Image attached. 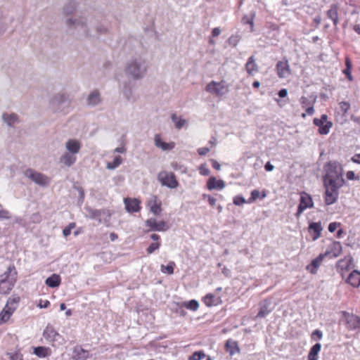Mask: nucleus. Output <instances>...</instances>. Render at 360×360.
<instances>
[{"instance_id":"f3484780","label":"nucleus","mask_w":360,"mask_h":360,"mask_svg":"<svg viewBox=\"0 0 360 360\" xmlns=\"http://www.w3.org/2000/svg\"><path fill=\"white\" fill-rule=\"evenodd\" d=\"M276 69L280 78H286L290 75L288 61H278L276 64Z\"/></svg>"},{"instance_id":"bf43d9fd","label":"nucleus","mask_w":360,"mask_h":360,"mask_svg":"<svg viewBox=\"0 0 360 360\" xmlns=\"http://www.w3.org/2000/svg\"><path fill=\"white\" fill-rule=\"evenodd\" d=\"M315 338L321 340L323 338V333L319 329L314 330L311 334V338L314 339Z\"/></svg>"},{"instance_id":"c03bdc74","label":"nucleus","mask_w":360,"mask_h":360,"mask_svg":"<svg viewBox=\"0 0 360 360\" xmlns=\"http://www.w3.org/2000/svg\"><path fill=\"white\" fill-rule=\"evenodd\" d=\"M183 305L188 309L191 311H196L199 307V303L195 300H191L188 302H185Z\"/></svg>"},{"instance_id":"c9c22d12","label":"nucleus","mask_w":360,"mask_h":360,"mask_svg":"<svg viewBox=\"0 0 360 360\" xmlns=\"http://www.w3.org/2000/svg\"><path fill=\"white\" fill-rule=\"evenodd\" d=\"M309 229L312 231L314 233V236L313 237L314 240L318 239L320 237L321 233L323 230L321 222L310 223L309 226Z\"/></svg>"},{"instance_id":"6e6d98bb","label":"nucleus","mask_w":360,"mask_h":360,"mask_svg":"<svg viewBox=\"0 0 360 360\" xmlns=\"http://www.w3.org/2000/svg\"><path fill=\"white\" fill-rule=\"evenodd\" d=\"M199 171L200 174L203 176H207L210 173V169L206 167L205 165H201L199 167Z\"/></svg>"},{"instance_id":"774afa93","label":"nucleus","mask_w":360,"mask_h":360,"mask_svg":"<svg viewBox=\"0 0 360 360\" xmlns=\"http://www.w3.org/2000/svg\"><path fill=\"white\" fill-rule=\"evenodd\" d=\"M221 30L219 27H214L212 31V36L215 37L220 34Z\"/></svg>"},{"instance_id":"f8f14e48","label":"nucleus","mask_w":360,"mask_h":360,"mask_svg":"<svg viewBox=\"0 0 360 360\" xmlns=\"http://www.w3.org/2000/svg\"><path fill=\"white\" fill-rule=\"evenodd\" d=\"M52 108L56 111H62L68 105V96L63 94L56 95L51 101Z\"/></svg>"},{"instance_id":"b1692460","label":"nucleus","mask_w":360,"mask_h":360,"mask_svg":"<svg viewBox=\"0 0 360 360\" xmlns=\"http://www.w3.org/2000/svg\"><path fill=\"white\" fill-rule=\"evenodd\" d=\"M347 282L354 288H358L360 285V271L354 270L351 272L347 278Z\"/></svg>"},{"instance_id":"f704fd0d","label":"nucleus","mask_w":360,"mask_h":360,"mask_svg":"<svg viewBox=\"0 0 360 360\" xmlns=\"http://www.w3.org/2000/svg\"><path fill=\"white\" fill-rule=\"evenodd\" d=\"M154 140H155V145L158 148H160L163 150H171L174 148V144L170 146L169 143L162 141V140L159 134H156L155 136Z\"/></svg>"},{"instance_id":"f257e3e1","label":"nucleus","mask_w":360,"mask_h":360,"mask_svg":"<svg viewBox=\"0 0 360 360\" xmlns=\"http://www.w3.org/2000/svg\"><path fill=\"white\" fill-rule=\"evenodd\" d=\"M66 25L70 28L77 29L86 37H94L96 31L98 35L105 34L108 29L94 17H79L78 18H68Z\"/></svg>"},{"instance_id":"473e14b6","label":"nucleus","mask_w":360,"mask_h":360,"mask_svg":"<svg viewBox=\"0 0 360 360\" xmlns=\"http://www.w3.org/2000/svg\"><path fill=\"white\" fill-rule=\"evenodd\" d=\"M245 68L248 73L250 75H252L255 72H257V65L255 63L254 56H252L248 58V60L245 64Z\"/></svg>"},{"instance_id":"79ce46f5","label":"nucleus","mask_w":360,"mask_h":360,"mask_svg":"<svg viewBox=\"0 0 360 360\" xmlns=\"http://www.w3.org/2000/svg\"><path fill=\"white\" fill-rule=\"evenodd\" d=\"M49 348L44 347H37L34 348V354L39 357H46L49 354Z\"/></svg>"},{"instance_id":"412c9836","label":"nucleus","mask_w":360,"mask_h":360,"mask_svg":"<svg viewBox=\"0 0 360 360\" xmlns=\"http://www.w3.org/2000/svg\"><path fill=\"white\" fill-rule=\"evenodd\" d=\"M324 257H326L325 254H320L311 262L310 264L307 266V269L312 274H315L317 272L318 268L322 263Z\"/></svg>"},{"instance_id":"7ed1b4c3","label":"nucleus","mask_w":360,"mask_h":360,"mask_svg":"<svg viewBox=\"0 0 360 360\" xmlns=\"http://www.w3.org/2000/svg\"><path fill=\"white\" fill-rule=\"evenodd\" d=\"M148 70L146 61L142 58H136L129 60L125 67V74L134 80L144 77Z\"/></svg>"},{"instance_id":"e2e57ef3","label":"nucleus","mask_w":360,"mask_h":360,"mask_svg":"<svg viewBox=\"0 0 360 360\" xmlns=\"http://www.w3.org/2000/svg\"><path fill=\"white\" fill-rule=\"evenodd\" d=\"M210 151V148L207 147L200 148L198 149V153L200 155H205Z\"/></svg>"},{"instance_id":"5fc2aeb1","label":"nucleus","mask_w":360,"mask_h":360,"mask_svg":"<svg viewBox=\"0 0 360 360\" xmlns=\"http://www.w3.org/2000/svg\"><path fill=\"white\" fill-rule=\"evenodd\" d=\"M300 103L303 108H305L310 106L311 105L313 104V103H311L310 101L305 96H302L300 98Z\"/></svg>"},{"instance_id":"4be33fe9","label":"nucleus","mask_w":360,"mask_h":360,"mask_svg":"<svg viewBox=\"0 0 360 360\" xmlns=\"http://www.w3.org/2000/svg\"><path fill=\"white\" fill-rule=\"evenodd\" d=\"M77 160L76 155L69 153H65L59 158V162L67 167H71Z\"/></svg>"},{"instance_id":"13d9d810","label":"nucleus","mask_w":360,"mask_h":360,"mask_svg":"<svg viewBox=\"0 0 360 360\" xmlns=\"http://www.w3.org/2000/svg\"><path fill=\"white\" fill-rule=\"evenodd\" d=\"M340 226V223L338 222H331L328 225V231L330 233L334 232L339 226Z\"/></svg>"},{"instance_id":"9b49d317","label":"nucleus","mask_w":360,"mask_h":360,"mask_svg":"<svg viewBox=\"0 0 360 360\" xmlns=\"http://www.w3.org/2000/svg\"><path fill=\"white\" fill-rule=\"evenodd\" d=\"M328 116L323 114L320 118H314L313 123L319 127V132L320 134L326 135L330 131V129L333 126V123L327 120Z\"/></svg>"},{"instance_id":"cd10ccee","label":"nucleus","mask_w":360,"mask_h":360,"mask_svg":"<svg viewBox=\"0 0 360 360\" xmlns=\"http://www.w3.org/2000/svg\"><path fill=\"white\" fill-rule=\"evenodd\" d=\"M101 96L98 91L91 92L86 99L88 105L94 107L101 103Z\"/></svg>"},{"instance_id":"a878e982","label":"nucleus","mask_w":360,"mask_h":360,"mask_svg":"<svg viewBox=\"0 0 360 360\" xmlns=\"http://www.w3.org/2000/svg\"><path fill=\"white\" fill-rule=\"evenodd\" d=\"M271 303L268 300H264L262 304L259 309V311L257 315L258 318H264L271 311Z\"/></svg>"},{"instance_id":"423d86ee","label":"nucleus","mask_w":360,"mask_h":360,"mask_svg":"<svg viewBox=\"0 0 360 360\" xmlns=\"http://www.w3.org/2000/svg\"><path fill=\"white\" fill-rule=\"evenodd\" d=\"M85 216L92 219L97 220L99 223L108 222L110 218L111 213L108 210H96L91 207H84Z\"/></svg>"},{"instance_id":"8fccbe9b","label":"nucleus","mask_w":360,"mask_h":360,"mask_svg":"<svg viewBox=\"0 0 360 360\" xmlns=\"http://www.w3.org/2000/svg\"><path fill=\"white\" fill-rule=\"evenodd\" d=\"M240 41V37L238 35H232L228 39V43L233 46H236Z\"/></svg>"},{"instance_id":"0e129e2a","label":"nucleus","mask_w":360,"mask_h":360,"mask_svg":"<svg viewBox=\"0 0 360 360\" xmlns=\"http://www.w3.org/2000/svg\"><path fill=\"white\" fill-rule=\"evenodd\" d=\"M50 305V302L48 300H40L39 304H38V307L39 308H47Z\"/></svg>"},{"instance_id":"de8ad7c7","label":"nucleus","mask_w":360,"mask_h":360,"mask_svg":"<svg viewBox=\"0 0 360 360\" xmlns=\"http://www.w3.org/2000/svg\"><path fill=\"white\" fill-rule=\"evenodd\" d=\"M205 356V354L202 351L195 352L191 356L188 360H201Z\"/></svg>"},{"instance_id":"393cba45","label":"nucleus","mask_w":360,"mask_h":360,"mask_svg":"<svg viewBox=\"0 0 360 360\" xmlns=\"http://www.w3.org/2000/svg\"><path fill=\"white\" fill-rule=\"evenodd\" d=\"M3 121L9 127H13L16 123L18 122V116L15 113H3L2 115Z\"/></svg>"},{"instance_id":"c756f323","label":"nucleus","mask_w":360,"mask_h":360,"mask_svg":"<svg viewBox=\"0 0 360 360\" xmlns=\"http://www.w3.org/2000/svg\"><path fill=\"white\" fill-rule=\"evenodd\" d=\"M60 281L61 280L60 276L53 274L46 279L45 283L47 286L50 288H56L60 285Z\"/></svg>"},{"instance_id":"052dcab7","label":"nucleus","mask_w":360,"mask_h":360,"mask_svg":"<svg viewBox=\"0 0 360 360\" xmlns=\"http://www.w3.org/2000/svg\"><path fill=\"white\" fill-rule=\"evenodd\" d=\"M340 107L343 113H346L349 108V104L347 102H341L340 103Z\"/></svg>"},{"instance_id":"dca6fc26","label":"nucleus","mask_w":360,"mask_h":360,"mask_svg":"<svg viewBox=\"0 0 360 360\" xmlns=\"http://www.w3.org/2000/svg\"><path fill=\"white\" fill-rule=\"evenodd\" d=\"M342 252V245L340 242L333 241L325 253L326 257H337Z\"/></svg>"},{"instance_id":"4d7b16f0","label":"nucleus","mask_w":360,"mask_h":360,"mask_svg":"<svg viewBox=\"0 0 360 360\" xmlns=\"http://www.w3.org/2000/svg\"><path fill=\"white\" fill-rule=\"evenodd\" d=\"M202 198H207L210 205L214 207L216 205L217 199L215 198H214L213 196H211L207 194H203Z\"/></svg>"},{"instance_id":"49530a36","label":"nucleus","mask_w":360,"mask_h":360,"mask_svg":"<svg viewBox=\"0 0 360 360\" xmlns=\"http://www.w3.org/2000/svg\"><path fill=\"white\" fill-rule=\"evenodd\" d=\"M161 245L160 242L152 243L147 248L146 251L148 254H152L155 250H158Z\"/></svg>"},{"instance_id":"a19ab883","label":"nucleus","mask_w":360,"mask_h":360,"mask_svg":"<svg viewBox=\"0 0 360 360\" xmlns=\"http://www.w3.org/2000/svg\"><path fill=\"white\" fill-rule=\"evenodd\" d=\"M122 162V158L120 156H115L112 160V162H108L107 164V168L108 169H115L118 167Z\"/></svg>"},{"instance_id":"09e8293b","label":"nucleus","mask_w":360,"mask_h":360,"mask_svg":"<svg viewBox=\"0 0 360 360\" xmlns=\"http://www.w3.org/2000/svg\"><path fill=\"white\" fill-rule=\"evenodd\" d=\"M171 167L175 171L179 170L182 173L186 172V168L184 165H181L180 164H179L178 162H172Z\"/></svg>"},{"instance_id":"6e6552de","label":"nucleus","mask_w":360,"mask_h":360,"mask_svg":"<svg viewBox=\"0 0 360 360\" xmlns=\"http://www.w3.org/2000/svg\"><path fill=\"white\" fill-rule=\"evenodd\" d=\"M25 176L40 186L46 187L50 184V179L47 176L32 169H26Z\"/></svg>"},{"instance_id":"338daca9","label":"nucleus","mask_w":360,"mask_h":360,"mask_svg":"<svg viewBox=\"0 0 360 360\" xmlns=\"http://www.w3.org/2000/svg\"><path fill=\"white\" fill-rule=\"evenodd\" d=\"M264 169L267 172H271L274 170V166L270 162H267L264 165Z\"/></svg>"},{"instance_id":"2eb2a0df","label":"nucleus","mask_w":360,"mask_h":360,"mask_svg":"<svg viewBox=\"0 0 360 360\" xmlns=\"http://www.w3.org/2000/svg\"><path fill=\"white\" fill-rule=\"evenodd\" d=\"M146 226L150 227L151 231H165L169 227L164 221H157L155 218H150L146 221Z\"/></svg>"},{"instance_id":"e433bc0d","label":"nucleus","mask_w":360,"mask_h":360,"mask_svg":"<svg viewBox=\"0 0 360 360\" xmlns=\"http://www.w3.org/2000/svg\"><path fill=\"white\" fill-rule=\"evenodd\" d=\"M266 197V191H263L262 193L259 192V190L255 189L252 191L251 192V196L248 198L247 200V202L250 204L255 202L257 199H264Z\"/></svg>"},{"instance_id":"5701e85b","label":"nucleus","mask_w":360,"mask_h":360,"mask_svg":"<svg viewBox=\"0 0 360 360\" xmlns=\"http://www.w3.org/2000/svg\"><path fill=\"white\" fill-rule=\"evenodd\" d=\"M89 358L88 351L84 349L79 346H77L73 349V359L75 360H86Z\"/></svg>"},{"instance_id":"7c9ffc66","label":"nucleus","mask_w":360,"mask_h":360,"mask_svg":"<svg viewBox=\"0 0 360 360\" xmlns=\"http://www.w3.org/2000/svg\"><path fill=\"white\" fill-rule=\"evenodd\" d=\"M327 16L330 19L333 25L336 26L338 23V6L335 4L331 5L330 9L327 11Z\"/></svg>"},{"instance_id":"c85d7f7f","label":"nucleus","mask_w":360,"mask_h":360,"mask_svg":"<svg viewBox=\"0 0 360 360\" xmlns=\"http://www.w3.org/2000/svg\"><path fill=\"white\" fill-rule=\"evenodd\" d=\"M122 93L128 101L134 102L138 98V96L133 94L131 84L129 82L124 84Z\"/></svg>"},{"instance_id":"20e7f679","label":"nucleus","mask_w":360,"mask_h":360,"mask_svg":"<svg viewBox=\"0 0 360 360\" xmlns=\"http://www.w3.org/2000/svg\"><path fill=\"white\" fill-rule=\"evenodd\" d=\"M17 272L14 265H10L7 270L0 275V293L8 294L13 288L16 281Z\"/></svg>"},{"instance_id":"39448f33","label":"nucleus","mask_w":360,"mask_h":360,"mask_svg":"<svg viewBox=\"0 0 360 360\" xmlns=\"http://www.w3.org/2000/svg\"><path fill=\"white\" fill-rule=\"evenodd\" d=\"M20 300V297L17 295H12L8 299L6 306L0 312V324L6 323L10 319L18 308Z\"/></svg>"},{"instance_id":"3c124183","label":"nucleus","mask_w":360,"mask_h":360,"mask_svg":"<svg viewBox=\"0 0 360 360\" xmlns=\"http://www.w3.org/2000/svg\"><path fill=\"white\" fill-rule=\"evenodd\" d=\"M7 355L9 356V358L11 359V360H22L23 359L22 354L19 352H16L15 353H8Z\"/></svg>"},{"instance_id":"4c0bfd02","label":"nucleus","mask_w":360,"mask_h":360,"mask_svg":"<svg viewBox=\"0 0 360 360\" xmlns=\"http://www.w3.org/2000/svg\"><path fill=\"white\" fill-rule=\"evenodd\" d=\"M321 349V345L320 343H316L311 347L308 354V360H318V354Z\"/></svg>"},{"instance_id":"72a5a7b5","label":"nucleus","mask_w":360,"mask_h":360,"mask_svg":"<svg viewBox=\"0 0 360 360\" xmlns=\"http://www.w3.org/2000/svg\"><path fill=\"white\" fill-rule=\"evenodd\" d=\"M347 326L350 329L358 328L360 326V319L357 316L349 315L347 317Z\"/></svg>"},{"instance_id":"603ef678","label":"nucleus","mask_w":360,"mask_h":360,"mask_svg":"<svg viewBox=\"0 0 360 360\" xmlns=\"http://www.w3.org/2000/svg\"><path fill=\"white\" fill-rule=\"evenodd\" d=\"M247 202L245 199L240 195L235 196L233 198V204L238 206L242 205L244 203Z\"/></svg>"},{"instance_id":"bb28decb","label":"nucleus","mask_w":360,"mask_h":360,"mask_svg":"<svg viewBox=\"0 0 360 360\" xmlns=\"http://www.w3.org/2000/svg\"><path fill=\"white\" fill-rule=\"evenodd\" d=\"M203 301L207 307L216 306L221 302L220 297L212 293L207 294L204 297Z\"/></svg>"},{"instance_id":"9d476101","label":"nucleus","mask_w":360,"mask_h":360,"mask_svg":"<svg viewBox=\"0 0 360 360\" xmlns=\"http://www.w3.org/2000/svg\"><path fill=\"white\" fill-rule=\"evenodd\" d=\"M313 205L314 203L311 196L305 192L301 193L297 211L295 213L296 218H299L307 208L313 207Z\"/></svg>"},{"instance_id":"1a4fd4ad","label":"nucleus","mask_w":360,"mask_h":360,"mask_svg":"<svg viewBox=\"0 0 360 360\" xmlns=\"http://www.w3.org/2000/svg\"><path fill=\"white\" fill-rule=\"evenodd\" d=\"M158 180L161 183L162 186H167L169 188H176L179 186V182L172 172H168L167 171L159 172Z\"/></svg>"},{"instance_id":"4468645a","label":"nucleus","mask_w":360,"mask_h":360,"mask_svg":"<svg viewBox=\"0 0 360 360\" xmlns=\"http://www.w3.org/2000/svg\"><path fill=\"white\" fill-rule=\"evenodd\" d=\"M43 336L47 341L53 343L63 340V337L50 324H48L44 329Z\"/></svg>"},{"instance_id":"680f3d73","label":"nucleus","mask_w":360,"mask_h":360,"mask_svg":"<svg viewBox=\"0 0 360 360\" xmlns=\"http://www.w3.org/2000/svg\"><path fill=\"white\" fill-rule=\"evenodd\" d=\"M243 22L244 24H250L251 26V32L253 31V19H252V18H248V17L245 16L243 18Z\"/></svg>"},{"instance_id":"ea45409f","label":"nucleus","mask_w":360,"mask_h":360,"mask_svg":"<svg viewBox=\"0 0 360 360\" xmlns=\"http://www.w3.org/2000/svg\"><path fill=\"white\" fill-rule=\"evenodd\" d=\"M171 119L174 122L176 129H181L186 123V120L180 117H178L175 113H173L171 116Z\"/></svg>"},{"instance_id":"58836bf2","label":"nucleus","mask_w":360,"mask_h":360,"mask_svg":"<svg viewBox=\"0 0 360 360\" xmlns=\"http://www.w3.org/2000/svg\"><path fill=\"white\" fill-rule=\"evenodd\" d=\"M77 8V3L75 1H70L63 8V13L66 15H72Z\"/></svg>"},{"instance_id":"69168bd1","label":"nucleus","mask_w":360,"mask_h":360,"mask_svg":"<svg viewBox=\"0 0 360 360\" xmlns=\"http://www.w3.org/2000/svg\"><path fill=\"white\" fill-rule=\"evenodd\" d=\"M278 95L280 98H285L288 95V90L286 89H281L278 91Z\"/></svg>"},{"instance_id":"37998d69","label":"nucleus","mask_w":360,"mask_h":360,"mask_svg":"<svg viewBox=\"0 0 360 360\" xmlns=\"http://www.w3.org/2000/svg\"><path fill=\"white\" fill-rule=\"evenodd\" d=\"M149 205L150 207V211L155 215H158L161 212L160 203L158 204L156 202V197H154L153 201L149 202Z\"/></svg>"},{"instance_id":"ddd939ff","label":"nucleus","mask_w":360,"mask_h":360,"mask_svg":"<svg viewBox=\"0 0 360 360\" xmlns=\"http://www.w3.org/2000/svg\"><path fill=\"white\" fill-rule=\"evenodd\" d=\"M326 196L325 202L326 205H332L335 203L338 196V188L340 187H334L333 185H325Z\"/></svg>"},{"instance_id":"aec40b11","label":"nucleus","mask_w":360,"mask_h":360,"mask_svg":"<svg viewBox=\"0 0 360 360\" xmlns=\"http://www.w3.org/2000/svg\"><path fill=\"white\" fill-rule=\"evenodd\" d=\"M65 148L68 150L67 153L74 154L76 155L80 150L81 145L79 141L76 139H69L65 143Z\"/></svg>"},{"instance_id":"6ab92c4d","label":"nucleus","mask_w":360,"mask_h":360,"mask_svg":"<svg viewBox=\"0 0 360 360\" xmlns=\"http://www.w3.org/2000/svg\"><path fill=\"white\" fill-rule=\"evenodd\" d=\"M207 187L210 191L214 189L221 190L225 187V182L223 180H217L215 177L211 176L207 180Z\"/></svg>"},{"instance_id":"0eeeda50","label":"nucleus","mask_w":360,"mask_h":360,"mask_svg":"<svg viewBox=\"0 0 360 360\" xmlns=\"http://www.w3.org/2000/svg\"><path fill=\"white\" fill-rule=\"evenodd\" d=\"M205 90L217 97H222L226 95L229 91V86L224 80L221 82L212 81L208 83L205 87Z\"/></svg>"},{"instance_id":"a211bd4d","label":"nucleus","mask_w":360,"mask_h":360,"mask_svg":"<svg viewBox=\"0 0 360 360\" xmlns=\"http://www.w3.org/2000/svg\"><path fill=\"white\" fill-rule=\"evenodd\" d=\"M125 208L129 212H137L140 210V201L137 199L124 198Z\"/></svg>"},{"instance_id":"2f4dec72","label":"nucleus","mask_w":360,"mask_h":360,"mask_svg":"<svg viewBox=\"0 0 360 360\" xmlns=\"http://www.w3.org/2000/svg\"><path fill=\"white\" fill-rule=\"evenodd\" d=\"M226 352L229 353L231 356L235 354L236 352H240V349L236 341L232 340H228L225 344Z\"/></svg>"},{"instance_id":"f03ea898","label":"nucleus","mask_w":360,"mask_h":360,"mask_svg":"<svg viewBox=\"0 0 360 360\" xmlns=\"http://www.w3.org/2000/svg\"><path fill=\"white\" fill-rule=\"evenodd\" d=\"M324 169V185H333L334 187H341L343 185L342 168L338 162L330 161L325 165Z\"/></svg>"},{"instance_id":"864d4df0","label":"nucleus","mask_w":360,"mask_h":360,"mask_svg":"<svg viewBox=\"0 0 360 360\" xmlns=\"http://www.w3.org/2000/svg\"><path fill=\"white\" fill-rule=\"evenodd\" d=\"M11 214L6 210L3 209L2 205L0 204V219H10Z\"/></svg>"},{"instance_id":"a18cd8bd","label":"nucleus","mask_w":360,"mask_h":360,"mask_svg":"<svg viewBox=\"0 0 360 360\" xmlns=\"http://www.w3.org/2000/svg\"><path fill=\"white\" fill-rule=\"evenodd\" d=\"M174 266L175 263L174 262H169L167 266L161 265V271L163 273L171 275L174 273Z\"/></svg>"}]
</instances>
